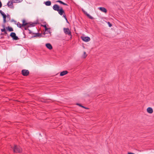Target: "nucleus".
Here are the masks:
<instances>
[{
    "mask_svg": "<svg viewBox=\"0 0 154 154\" xmlns=\"http://www.w3.org/2000/svg\"><path fill=\"white\" fill-rule=\"evenodd\" d=\"M87 56V54H86V52L84 51V52L83 55V56H82L84 58H85Z\"/></svg>",
    "mask_w": 154,
    "mask_h": 154,
    "instance_id": "5701e85b",
    "label": "nucleus"
},
{
    "mask_svg": "<svg viewBox=\"0 0 154 154\" xmlns=\"http://www.w3.org/2000/svg\"><path fill=\"white\" fill-rule=\"evenodd\" d=\"M147 111L149 113H152L153 112V109L152 108L149 107L147 109Z\"/></svg>",
    "mask_w": 154,
    "mask_h": 154,
    "instance_id": "f8f14e48",
    "label": "nucleus"
},
{
    "mask_svg": "<svg viewBox=\"0 0 154 154\" xmlns=\"http://www.w3.org/2000/svg\"><path fill=\"white\" fill-rule=\"evenodd\" d=\"M82 11H83L84 13H85V14L87 16V14H88L87 13V12L83 11V10H82Z\"/></svg>",
    "mask_w": 154,
    "mask_h": 154,
    "instance_id": "c85d7f7f",
    "label": "nucleus"
},
{
    "mask_svg": "<svg viewBox=\"0 0 154 154\" xmlns=\"http://www.w3.org/2000/svg\"><path fill=\"white\" fill-rule=\"evenodd\" d=\"M10 36L14 40H17L19 39L18 37L16 35V34L15 32H11L10 34Z\"/></svg>",
    "mask_w": 154,
    "mask_h": 154,
    "instance_id": "39448f33",
    "label": "nucleus"
},
{
    "mask_svg": "<svg viewBox=\"0 0 154 154\" xmlns=\"http://www.w3.org/2000/svg\"><path fill=\"white\" fill-rule=\"evenodd\" d=\"M53 8L54 10L58 11L59 14L60 15H62L63 14V13H64V11L62 8H60L59 6L57 4L54 5L53 7Z\"/></svg>",
    "mask_w": 154,
    "mask_h": 154,
    "instance_id": "f03ea898",
    "label": "nucleus"
},
{
    "mask_svg": "<svg viewBox=\"0 0 154 154\" xmlns=\"http://www.w3.org/2000/svg\"><path fill=\"white\" fill-rule=\"evenodd\" d=\"M17 25L18 27L20 28H21L22 27V25L19 22H17Z\"/></svg>",
    "mask_w": 154,
    "mask_h": 154,
    "instance_id": "6ab92c4d",
    "label": "nucleus"
},
{
    "mask_svg": "<svg viewBox=\"0 0 154 154\" xmlns=\"http://www.w3.org/2000/svg\"><path fill=\"white\" fill-rule=\"evenodd\" d=\"M57 2H58L59 3H60V4H63V5H67L66 4L63 2L62 1L60 0H58V1H57Z\"/></svg>",
    "mask_w": 154,
    "mask_h": 154,
    "instance_id": "a211bd4d",
    "label": "nucleus"
},
{
    "mask_svg": "<svg viewBox=\"0 0 154 154\" xmlns=\"http://www.w3.org/2000/svg\"><path fill=\"white\" fill-rule=\"evenodd\" d=\"M22 74L24 76H27L29 74V71L28 70L24 69L21 71Z\"/></svg>",
    "mask_w": 154,
    "mask_h": 154,
    "instance_id": "423d86ee",
    "label": "nucleus"
},
{
    "mask_svg": "<svg viewBox=\"0 0 154 154\" xmlns=\"http://www.w3.org/2000/svg\"><path fill=\"white\" fill-rule=\"evenodd\" d=\"M33 34H34V35L32 36L31 38H32L33 37H41L42 36V34L41 33H33Z\"/></svg>",
    "mask_w": 154,
    "mask_h": 154,
    "instance_id": "6e6552de",
    "label": "nucleus"
},
{
    "mask_svg": "<svg viewBox=\"0 0 154 154\" xmlns=\"http://www.w3.org/2000/svg\"><path fill=\"white\" fill-rule=\"evenodd\" d=\"M82 107L85 108V109H88V108L85 107V106H82Z\"/></svg>",
    "mask_w": 154,
    "mask_h": 154,
    "instance_id": "7c9ffc66",
    "label": "nucleus"
},
{
    "mask_svg": "<svg viewBox=\"0 0 154 154\" xmlns=\"http://www.w3.org/2000/svg\"><path fill=\"white\" fill-rule=\"evenodd\" d=\"M68 73V72L66 70L63 71L60 73V75L61 76H63L66 74Z\"/></svg>",
    "mask_w": 154,
    "mask_h": 154,
    "instance_id": "ddd939ff",
    "label": "nucleus"
},
{
    "mask_svg": "<svg viewBox=\"0 0 154 154\" xmlns=\"http://www.w3.org/2000/svg\"><path fill=\"white\" fill-rule=\"evenodd\" d=\"M12 149L14 152L20 153L22 151V149L19 146L16 145H14Z\"/></svg>",
    "mask_w": 154,
    "mask_h": 154,
    "instance_id": "7ed1b4c3",
    "label": "nucleus"
},
{
    "mask_svg": "<svg viewBox=\"0 0 154 154\" xmlns=\"http://www.w3.org/2000/svg\"><path fill=\"white\" fill-rule=\"evenodd\" d=\"M14 3H19L23 1V0H13Z\"/></svg>",
    "mask_w": 154,
    "mask_h": 154,
    "instance_id": "aec40b11",
    "label": "nucleus"
},
{
    "mask_svg": "<svg viewBox=\"0 0 154 154\" xmlns=\"http://www.w3.org/2000/svg\"><path fill=\"white\" fill-rule=\"evenodd\" d=\"M81 38L82 40L85 42H88L90 40V38L89 37H82Z\"/></svg>",
    "mask_w": 154,
    "mask_h": 154,
    "instance_id": "0eeeda50",
    "label": "nucleus"
},
{
    "mask_svg": "<svg viewBox=\"0 0 154 154\" xmlns=\"http://www.w3.org/2000/svg\"><path fill=\"white\" fill-rule=\"evenodd\" d=\"M45 46L49 50H51L53 48L52 45L50 43H48L46 44Z\"/></svg>",
    "mask_w": 154,
    "mask_h": 154,
    "instance_id": "9d476101",
    "label": "nucleus"
},
{
    "mask_svg": "<svg viewBox=\"0 0 154 154\" xmlns=\"http://www.w3.org/2000/svg\"><path fill=\"white\" fill-rule=\"evenodd\" d=\"M66 22H67V23H69V22H68V20H67V19H66Z\"/></svg>",
    "mask_w": 154,
    "mask_h": 154,
    "instance_id": "c9c22d12",
    "label": "nucleus"
},
{
    "mask_svg": "<svg viewBox=\"0 0 154 154\" xmlns=\"http://www.w3.org/2000/svg\"><path fill=\"white\" fill-rule=\"evenodd\" d=\"M0 13L2 15H3V14H5V13L2 11V10H0Z\"/></svg>",
    "mask_w": 154,
    "mask_h": 154,
    "instance_id": "bb28decb",
    "label": "nucleus"
},
{
    "mask_svg": "<svg viewBox=\"0 0 154 154\" xmlns=\"http://www.w3.org/2000/svg\"><path fill=\"white\" fill-rule=\"evenodd\" d=\"M6 29L9 32L13 31L14 30L12 28L10 27L9 26H8L7 28H6Z\"/></svg>",
    "mask_w": 154,
    "mask_h": 154,
    "instance_id": "f3484780",
    "label": "nucleus"
},
{
    "mask_svg": "<svg viewBox=\"0 0 154 154\" xmlns=\"http://www.w3.org/2000/svg\"><path fill=\"white\" fill-rule=\"evenodd\" d=\"M128 154H135L132 152H128Z\"/></svg>",
    "mask_w": 154,
    "mask_h": 154,
    "instance_id": "72a5a7b5",
    "label": "nucleus"
},
{
    "mask_svg": "<svg viewBox=\"0 0 154 154\" xmlns=\"http://www.w3.org/2000/svg\"><path fill=\"white\" fill-rule=\"evenodd\" d=\"M47 6H50L51 5V2L50 1H47L45 2H44V3Z\"/></svg>",
    "mask_w": 154,
    "mask_h": 154,
    "instance_id": "4468645a",
    "label": "nucleus"
},
{
    "mask_svg": "<svg viewBox=\"0 0 154 154\" xmlns=\"http://www.w3.org/2000/svg\"><path fill=\"white\" fill-rule=\"evenodd\" d=\"M1 35H4L5 34L4 33H2L1 34Z\"/></svg>",
    "mask_w": 154,
    "mask_h": 154,
    "instance_id": "f704fd0d",
    "label": "nucleus"
},
{
    "mask_svg": "<svg viewBox=\"0 0 154 154\" xmlns=\"http://www.w3.org/2000/svg\"><path fill=\"white\" fill-rule=\"evenodd\" d=\"M3 27H4V28L3 29H1V31L2 32H4V31H5V26L4 25H3Z\"/></svg>",
    "mask_w": 154,
    "mask_h": 154,
    "instance_id": "393cba45",
    "label": "nucleus"
},
{
    "mask_svg": "<svg viewBox=\"0 0 154 154\" xmlns=\"http://www.w3.org/2000/svg\"><path fill=\"white\" fill-rule=\"evenodd\" d=\"M108 24L109 25V27H111L112 26V24L109 22H108Z\"/></svg>",
    "mask_w": 154,
    "mask_h": 154,
    "instance_id": "a878e982",
    "label": "nucleus"
},
{
    "mask_svg": "<svg viewBox=\"0 0 154 154\" xmlns=\"http://www.w3.org/2000/svg\"><path fill=\"white\" fill-rule=\"evenodd\" d=\"M63 31L66 35H67L69 36L71 35V32L68 28H63Z\"/></svg>",
    "mask_w": 154,
    "mask_h": 154,
    "instance_id": "20e7f679",
    "label": "nucleus"
},
{
    "mask_svg": "<svg viewBox=\"0 0 154 154\" xmlns=\"http://www.w3.org/2000/svg\"><path fill=\"white\" fill-rule=\"evenodd\" d=\"M37 23L36 22H34V23H31V24H29V25H28L26 26V27H25L24 28V29L26 30V32L23 31V34L24 35V36L23 37L24 38H26L25 33H28L29 34H32V33L31 31H30L29 29H28V28L29 27H33L35 26V25L37 24Z\"/></svg>",
    "mask_w": 154,
    "mask_h": 154,
    "instance_id": "f257e3e1",
    "label": "nucleus"
},
{
    "mask_svg": "<svg viewBox=\"0 0 154 154\" xmlns=\"http://www.w3.org/2000/svg\"><path fill=\"white\" fill-rule=\"evenodd\" d=\"M22 22H23V23L22 24V27H24V26H27V25H29V24H30L29 23H26V21H25V20H22Z\"/></svg>",
    "mask_w": 154,
    "mask_h": 154,
    "instance_id": "9b49d317",
    "label": "nucleus"
},
{
    "mask_svg": "<svg viewBox=\"0 0 154 154\" xmlns=\"http://www.w3.org/2000/svg\"><path fill=\"white\" fill-rule=\"evenodd\" d=\"M2 16H3V22L4 23H5L6 22V15L5 14H3V15H2Z\"/></svg>",
    "mask_w": 154,
    "mask_h": 154,
    "instance_id": "dca6fc26",
    "label": "nucleus"
},
{
    "mask_svg": "<svg viewBox=\"0 0 154 154\" xmlns=\"http://www.w3.org/2000/svg\"><path fill=\"white\" fill-rule=\"evenodd\" d=\"M77 105L79 106H80L81 107H82V106H83L81 104H79V103H77Z\"/></svg>",
    "mask_w": 154,
    "mask_h": 154,
    "instance_id": "c756f323",
    "label": "nucleus"
},
{
    "mask_svg": "<svg viewBox=\"0 0 154 154\" xmlns=\"http://www.w3.org/2000/svg\"><path fill=\"white\" fill-rule=\"evenodd\" d=\"M6 17H7V18L9 19V20H10L11 19V17L10 15L9 14H7L6 15Z\"/></svg>",
    "mask_w": 154,
    "mask_h": 154,
    "instance_id": "b1692460",
    "label": "nucleus"
},
{
    "mask_svg": "<svg viewBox=\"0 0 154 154\" xmlns=\"http://www.w3.org/2000/svg\"><path fill=\"white\" fill-rule=\"evenodd\" d=\"M42 26H43L45 28V32H46L47 30L48 29V28L46 26V24L44 25H41Z\"/></svg>",
    "mask_w": 154,
    "mask_h": 154,
    "instance_id": "412c9836",
    "label": "nucleus"
},
{
    "mask_svg": "<svg viewBox=\"0 0 154 154\" xmlns=\"http://www.w3.org/2000/svg\"><path fill=\"white\" fill-rule=\"evenodd\" d=\"M63 14H64V15H63V17H64V18L65 19V20L67 18H66V15L65 14V13H63Z\"/></svg>",
    "mask_w": 154,
    "mask_h": 154,
    "instance_id": "cd10ccee",
    "label": "nucleus"
},
{
    "mask_svg": "<svg viewBox=\"0 0 154 154\" xmlns=\"http://www.w3.org/2000/svg\"><path fill=\"white\" fill-rule=\"evenodd\" d=\"M2 6V3L1 1H0V8H1Z\"/></svg>",
    "mask_w": 154,
    "mask_h": 154,
    "instance_id": "473e14b6",
    "label": "nucleus"
},
{
    "mask_svg": "<svg viewBox=\"0 0 154 154\" xmlns=\"http://www.w3.org/2000/svg\"><path fill=\"white\" fill-rule=\"evenodd\" d=\"M98 8L100 11L105 13H106L107 12L106 9L104 7H101L99 8Z\"/></svg>",
    "mask_w": 154,
    "mask_h": 154,
    "instance_id": "1a4fd4ad",
    "label": "nucleus"
},
{
    "mask_svg": "<svg viewBox=\"0 0 154 154\" xmlns=\"http://www.w3.org/2000/svg\"><path fill=\"white\" fill-rule=\"evenodd\" d=\"M4 34L5 35H6V34H7V32L6 30H5V31L4 32Z\"/></svg>",
    "mask_w": 154,
    "mask_h": 154,
    "instance_id": "2f4dec72",
    "label": "nucleus"
},
{
    "mask_svg": "<svg viewBox=\"0 0 154 154\" xmlns=\"http://www.w3.org/2000/svg\"><path fill=\"white\" fill-rule=\"evenodd\" d=\"M50 29L48 28V29L47 30L46 32H45V31L44 32V35H45V34L50 33V34L51 32V31L50 30Z\"/></svg>",
    "mask_w": 154,
    "mask_h": 154,
    "instance_id": "2eb2a0df",
    "label": "nucleus"
},
{
    "mask_svg": "<svg viewBox=\"0 0 154 154\" xmlns=\"http://www.w3.org/2000/svg\"><path fill=\"white\" fill-rule=\"evenodd\" d=\"M87 16L91 19L93 20L94 19V18L89 14H87Z\"/></svg>",
    "mask_w": 154,
    "mask_h": 154,
    "instance_id": "4be33fe9",
    "label": "nucleus"
}]
</instances>
